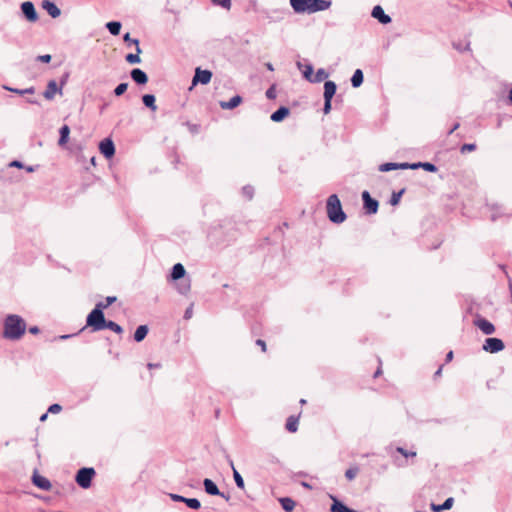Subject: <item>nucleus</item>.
I'll use <instances>...</instances> for the list:
<instances>
[{
  "mask_svg": "<svg viewBox=\"0 0 512 512\" xmlns=\"http://www.w3.org/2000/svg\"><path fill=\"white\" fill-rule=\"evenodd\" d=\"M297 67L302 71L303 77L311 82L313 78V66L311 64H302L301 62H297Z\"/></svg>",
  "mask_w": 512,
  "mask_h": 512,
  "instance_id": "4be33fe9",
  "label": "nucleus"
},
{
  "mask_svg": "<svg viewBox=\"0 0 512 512\" xmlns=\"http://www.w3.org/2000/svg\"><path fill=\"white\" fill-rule=\"evenodd\" d=\"M185 504L191 508V509H194V510H197L201 507V503L198 499L196 498H186L185 500Z\"/></svg>",
  "mask_w": 512,
  "mask_h": 512,
  "instance_id": "37998d69",
  "label": "nucleus"
},
{
  "mask_svg": "<svg viewBox=\"0 0 512 512\" xmlns=\"http://www.w3.org/2000/svg\"><path fill=\"white\" fill-rule=\"evenodd\" d=\"M290 113V110L289 108L285 107V106H281L280 108H278L275 112H273L270 116V119L273 121V122H280L282 121L285 117H287Z\"/></svg>",
  "mask_w": 512,
  "mask_h": 512,
  "instance_id": "aec40b11",
  "label": "nucleus"
},
{
  "mask_svg": "<svg viewBox=\"0 0 512 512\" xmlns=\"http://www.w3.org/2000/svg\"><path fill=\"white\" fill-rule=\"evenodd\" d=\"M203 485L205 488L206 493L209 495H219L221 497H224V493H221L217 487V485L210 479H205L203 481Z\"/></svg>",
  "mask_w": 512,
  "mask_h": 512,
  "instance_id": "6ab92c4d",
  "label": "nucleus"
},
{
  "mask_svg": "<svg viewBox=\"0 0 512 512\" xmlns=\"http://www.w3.org/2000/svg\"><path fill=\"white\" fill-rule=\"evenodd\" d=\"M337 86L333 81H326L324 83V99H332L336 93Z\"/></svg>",
  "mask_w": 512,
  "mask_h": 512,
  "instance_id": "412c9836",
  "label": "nucleus"
},
{
  "mask_svg": "<svg viewBox=\"0 0 512 512\" xmlns=\"http://www.w3.org/2000/svg\"><path fill=\"white\" fill-rule=\"evenodd\" d=\"M106 27L112 35L116 36L120 33L122 25L118 21H111L106 24Z\"/></svg>",
  "mask_w": 512,
  "mask_h": 512,
  "instance_id": "2f4dec72",
  "label": "nucleus"
},
{
  "mask_svg": "<svg viewBox=\"0 0 512 512\" xmlns=\"http://www.w3.org/2000/svg\"><path fill=\"white\" fill-rule=\"evenodd\" d=\"M402 193H403L402 191H400L399 193H393V195L390 199V204L393 206L397 205L400 201Z\"/></svg>",
  "mask_w": 512,
  "mask_h": 512,
  "instance_id": "09e8293b",
  "label": "nucleus"
},
{
  "mask_svg": "<svg viewBox=\"0 0 512 512\" xmlns=\"http://www.w3.org/2000/svg\"><path fill=\"white\" fill-rule=\"evenodd\" d=\"M476 148V145L475 144H464L462 147H461V152L464 153L466 151H472Z\"/></svg>",
  "mask_w": 512,
  "mask_h": 512,
  "instance_id": "6e6d98bb",
  "label": "nucleus"
},
{
  "mask_svg": "<svg viewBox=\"0 0 512 512\" xmlns=\"http://www.w3.org/2000/svg\"><path fill=\"white\" fill-rule=\"evenodd\" d=\"M127 87H128V83H120L115 89H114V94L116 96H121L122 94L125 93V91L127 90Z\"/></svg>",
  "mask_w": 512,
  "mask_h": 512,
  "instance_id": "49530a36",
  "label": "nucleus"
},
{
  "mask_svg": "<svg viewBox=\"0 0 512 512\" xmlns=\"http://www.w3.org/2000/svg\"><path fill=\"white\" fill-rule=\"evenodd\" d=\"M231 467L233 469V478H234V481H235L237 487L240 489H244L245 488L244 480H243L242 476L240 475V473L235 469L233 462H231Z\"/></svg>",
  "mask_w": 512,
  "mask_h": 512,
  "instance_id": "72a5a7b5",
  "label": "nucleus"
},
{
  "mask_svg": "<svg viewBox=\"0 0 512 512\" xmlns=\"http://www.w3.org/2000/svg\"><path fill=\"white\" fill-rule=\"evenodd\" d=\"M363 79H364V76H363V72L361 69H357L355 70L352 78H351V84L354 88H357L359 86L362 85L363 83Z\"/></svg>",
  "mask_w": 512,
  "mask_h": 512,
  "instance_id": "cd10ccee",
  "label": "nucleus"
},
{
  "mask_svg": "<svg viewBox=\"0 0 512 512\" xmlns=\"http://www.w3.org/2000/svg\"><path fill=\"white\" fill-rule=\"evenodd\" d=\"M94 475V468H82L76 475V482L80 487L84 489L89 488L91 486V481Z\"/></svg>",
  "mask_w": 512,
  "mask_h": 512,
  "instance_id": "39448f33",
  "label": "nucleus"
},
{
  "mask_svg": "<svg viewBox=\"0 0 512 512\" xmlns=\"http://www.w3.org/2000/svg\"><path fill=\"white\" fill-rule=\"evenodd\" d=\"M87 326L91 327L92 330H96V307L88 314Z\"/></svg>",
  "mask_w": 512,
  "mask_h": 512,
  "instance_id": "ea45409f",
  "label": "nucleus"
},
{
  "mask_svg": "<svg viewBox=\"0 0 512 512\" xmlns=\"http://www.w3.org/2000/svg\"><path fill=\"white\" fill-rule=\"evenodd\" d=\"M115 301H116L115 296H109L105 299V302L98 303V309H101L103 311L104 308H107L109 305H111Z\"/></svg>",
  "mask_w": 512,
  "mask_h": 512,
  "instance_id": "c03bdc74",
  "label": "nucleus"
},
{
  "mask_svg": "<svg viewBox=\"0 0 512 512\" xmlns=\"http://www.w3.org/2000/svg\"><path fill=\"white\" fill-rule=\"evenodd\" d=\"M279 501L286 512H291L295 508V501L291 498L284 497L280 498Z\"/></svg>",
  "mask_w": 512,
  "mask_h": 512,
  "instance_id": "7c9ffc66",
  "label": "nucleus"
},
{
  "mask_svg": "<svg viewBox=\"0 0 512 512\" xmlns=\"http://www.w3.org/2000/svg\"><path fill=\"white\" fill-rule=\"evenodd\" d=\"M148 333V327L146 325H140L135 333H134V339L136 342H141L145 339Z\"/></svg>",
  "mask_w": 512,
  "mask_h": 512,
  "instance_id": "c85d7f7f",
  "label": "nucleus"
},
{
  "mask_svg": "<svg viewBox=\"0 0 512 512\" xmlns=\"http://www.w3.org/2000/svg\"><path fill=\"white\" fill-rule=\"evenodd\" d=\"M286 429L292 433L296 432L298 429V419L293 416L289 417L286 423Z\"/></svg>",
  "mask_w": 512,
  "mask_h": 512,
  "instance_id": "4c0bfd02",
  "label": "nucleus"
},
{
  "mask_svg": "<svg viewBox=\"0 0 512 512\" xmlns=\"http://www.w3.org/2000/svg\"><path fill=\"white\" fill-rule=\"evenodd\" d=\"M98 149L105 158H111L115 153V146L111 139L106 138L98 144Z\"/></svg>",
  "mask_w": 512,
  "mask_h": 512,
  "instance_id": "9d476101",
  "label": "nucleus"
},
{
  "mask_svg": "<svg viewBox=\"0 0 512 512\" xmlns=\"http://www.w3.org/2000/svg\"><path fill=\"white\" fill-rule=\"evenodd\" d=\"M331 100L332 99H324V107H323L324 114H328L331 111Z\"/></svg>",
  "mask_w": 512,
  "mask_h": 512,
  "instance_id": "603ef678",
  "label": "nucleus"
},
{
  "mask_svg": "<svg viewBox=\"0 0 512 512\" xmlns=\"http://www.w3.org/2000/svg\"><path fill=\"white\" fill-rule=\"evenodd\" d=\"M51 58H52V57H51V55H49V54H44V55H40V56L38 57V60H39V61H41V62H43V63H49V62L51 61Z\"/></svg>",
  "mask_w": 512,
  "mask_h": 512,
  "instance_id": "4d7b16f0",
  "label": "nucleus"
},
{
  "mask_svg": "<svg viewBox=\"0 0 512 512\" xmlns=\"http://www.w3.org/2000/svg\"><path fill=\"white\" fill-rule=\"evenodd\" d=\"M30 333L37 334L39 332L38 327L34 326L29 329Z\"/></svg>",
  "mask_w": 512,
  "mask_h": 512,
  "instance_id": "bf43d9fd",
  "label": "nucleus"
},
{
  "mask_svg": "<svg viewBox=\"0 0 512 512\" xmlns=\"http://www.w3.org/2000/svg\"><path fill=\"white\" fill-rule=\"evenodd\" d=\"M504 348V342L499 338H487L482 346V349L488 353H498Z\"/></svg>",
  "mask_w": 512,
  "mask_h": 512,
  "instance_id": "0eeeda50",
  "label": "nucleus"
},
{
  "mask_svg": "<svg viewBox=\"0 0 512 512\" xmlns=\"http://www.w3.org/2000/svg\"><path fill=\"white\" fill-rule=\"evenodd\" d=\"M28 102L30 104H38L37 100H35V99H29Z\"/></svg>",
  "mask_w": 512,
  "mask_h": 512,
  "instance_id": "774afa93",
  "label": "nucleus"
},
{
  "mask_svg": "<svg viewBox=\"0 0 512 512\" xmlns=\"http://www.w3.org/2000/svg\"><path fill=\"white\" fill-rule=\"evenodd\" d=\"M123 40L128 45H135V50H137V53H142V50L139 45V40L136 38H131L130 33H126L123 37Z\"/></svg>",
  "mask_w": 512,
  "mask_h": 512,
  "instance_id": "c9c22d12",
  "label": "nucleus"
},
{
  "mask_svg": "<svg viewBox=\"0 0 512 512\" xmlns=\"http://www.w3.org/2000/svg\"><path fill=\"white\" fill-rule=\"evenodd\" d=\"M290 5L298 14H312L324 11L331 6V1L327 0H290Z\"/></svg>",
  "mask_w": 512,
  "mask_h": 512,
  "instance_id": "f03ea898",
  "label": "nucleus"
},
{
  "mask_svg": "<svg viewBox=\"0 0 512 512\" xmlns=\"http://www.w3.org/2000/svg\"><path fill=\"white\" fill-rule=\"evenodd\" d=\"M397 451L399 453H401L404 457H409V456L414 457V456H416V452H408L405 449H403L402 447H398Z\"/></svg>",
  "mask_w": 512,
  "mask_h": 512,
  "instance_id": "864d4df0",
  "label": "nucleus"
},
{
  "mask_svg": "<svg viewBox=\"0 0 512 512\" xmlns=\"http://www.w3.org/2000/svg\"><path fill=\"white\" fill-rule=\"evenodd\" d=\"M26 331L25 321L16 314H10L5 318L3 337L9 340H19Z\"/></svg>",
  "mask_w": 512,
  "mask_h": 512,
  "instance_id": "f257e3e1",
  "label": "nucleus"
},
{
  "mask_svg": "<svg viewBox=\"0 0 512 512\" xmlns=\"http://www.w3.org/2000/svg\"><path fill=\"white\" fill-rule=\"evenodd\" d=\"M329 74L326 72L325 69L319 68L315 74H313V78L311 80V83H320L327 79Z\"/></svg>",
  "mask_w": 512,
  "mask_h": 512,
  "instance_id": "c756f323",
  "label": "nucleus"
},
{
  "mask_svg": "<svg viewBox=\"0 0 512 512\" xmlns=\"http://www.w3.org/2000/svg\"><path fill=\"white\" fill-rule=\"evenodd\" d=\"M364 208L368 214H375L378 210V202L371 198L368 191L362 193Z\"/></svg>",
  "mask_w": 512,
  "mask_h": 512,
  "instance_id": "9b49d317",
  "label": "nucleus"
},
{
  "mask_svg": "<svg viewBox=\"0 0 512 512\" xmlns=\"http://www.w3.org/2000/svg\"><path fill=\"white\" fill-rule=\"evenodd\" d=\"M242 97L239 95L233 96L229 101H220L219 105L224 110H232L240 105Z\"/></svg>",
  "mask_w": 512,
  "mask_h": 512,
  "instance_id": "a211bd4d",
  "label": "nucleus"
},
{
  "mask_svg": "<svg viewBox=\"0 0 512 512\" xmlns=\"http://www.w3.org/2000/svg\"><path fill=\"white\" fill-rule=\"evenodd\" d=\"M42 8L46 10V12L52 17L57 18L61 14V10L58 8V6L50 1V0H43L42 1Z\"/></svg>",
  "mask_w": 512,
  "mask_h": 512,
  "instance_id": "dca6fc26",
  "label": "nucleus"
},
{
  "mask_svg": "<svg viewBox=\"0 0 512 512\" xmlns=\"http://www.w3.org/2000/svg\"><path fill=\"white\" fill-rule=\"evenodd\" d=\"M422 168L428 172H435L437 168L431 162H385L379 166L380 172H388L397 169H418Z\"/></svg>",
  "mask_w": 512,
  "mask_h": 512,
  "instance_id": "7ed1b4c3",
  "label": "nucleus"
},
{
  "mask_svg": "<svg viewBox=\"0 0 512 512\" xmlns=\"http://www.w3.org/2000/svg\"><path fill=\"white\" fill-rule=\"evenodd\" d=\"M130 75L132 80L138 85H144L148 82L147 74L139 68L132 69Z\"/></svg>",
  "mask_w": 512,
  "mask_h": 512,
  "instance_id": "f3484780",
  "label": "nucleus"
},
{
  "mask_svg": "<svg viewBox=\"0 0 512 512\" xmlns=\"http://www.w3.org/2000/svg\"><path fill=\"white\" fill-rule=\"evenodd\" d=\"M508 99H509V101H510V102H511V104H512V87H511V88H510V90H509V93H508Z\"/></svg>",
  "mask_w": 512,
  "mask_h": 512,
  "instance_id": "69168bd1",
  "label": "nucleus"
},
{
  "mask_svg": "<svg viewBox=\"0 0 512 512\" xmlns=\"http://www.w3.org/2000/svg\"><path fill=\"white\" fill-rule=\"evenodd\" d=\"M155 100V96L152 94H145L142 96L143 104L153 112L157 110Z\"/></svg>",
  "mask_w": 512,
  "mask_h": 512,
  "instance_id": "a878e982",
  "label": "nucleus"
},
{
  "mask_svg": "<svg viewBox=\"0 0 512 512\" xmlns=\"http://www.w3.org/2000/svg\"><path fill=\"white\" fill-rule=\"evenodd\" d=\"M326 212L328 219L335 224H341L346 220V214L344 213L340 199L336 194H332L328 197Z\"/></svg>",
  "mask_w": 512,
  "mask_h": 512,
  "instance_id": "20e7f679",
  "label": "nucleus"
},
{
  "mask_svg": "<svg viewBox=\"0 0 512 512\" xmlns=\"http://www.w3.org/2000/svg\"><path fill=\"white\" fill-rule=\"evenodd\" d=\"M185 268L181 263H177L173 266L172 272H171V279L172 280H179L185 276Z\"/></svg>",
  "mask_w": 512,
  "mask_h": 512,
  "instance_id": "5701e85b",
  "label": "nucleus"
},
{
  "mask_svg": "<svg viewBox=\"0 0 512 512\" xmlns=\"http://www.w3.org/2000/svg\"><path fill=\"white\" fill-rule=\"evenodd\" d=\"M371 15L373 18L377 19L381 24H388L391 22V17L384 12L383 8L380 5H376L373 7Z\"/></svg>",
  "mask_w": 512,
  "mask_h": 512,
  "instance_id": "ddd939ff",
  "label": "nucleus"
},
{
  "mask_svg": "<svg viewBox=\"0 0 512 512\" xmlns=\"http://www.w3.org/2000/svg\"><path fill=\"white\" fill-rule=\"evenodd\" d=\"M21 12L29 22H36L38 20V13L31 1H25L21 4Z\"/></svg>",
  "mask_w": 512,
  "mask_h": 512,
  "instance_id": "6e6552de",
  "label": "nucleus"
},
{
  "mask_svg": "<svg viewBox=\"0 0 512 512\" xmlns=\"http://www.w3.org/2000/svg\"><path fill=\"white\" fill-rule=\"evenodd\" d=\"M453 46H454L455 49H457L460 52L470 50V43L469 42H466L465 44H462L460 42L459 43H453Z\"/></svg>",
  "mask_w": 512,
  "mask_h": 512,
  "instance_id": "de8ad7c7",
  "label": "nucleus"
},
{
  "mask_svg": "<svg viewBox=\"0 0 512 512\" xmlns=\"http://www.w3.org/2000/svg\"><path fill=\"white\" fill-rule=\"evenodd\" d=\"M256 343H257V345L261 346L262 351H266V343H265L263 340L258 339V340L256 341Z\"/></svg>",
  "mask_w": 512,
  "mask_h": 512,
  "instance_id": "13d9d810",
  "label": "nucleus"
},
{
  "mask_svg": "<svg viewBox=\"0 0 512 512\" xmlns=\"http://www.w3.org/2000/svg\"><path fill=\"white\" fill-rule=\"evenodd\" d=\"M453 503H454V499L452 497H449L441 505L432 504L431 505V509L434 512H441V511H444V510H449V509L452 508Z\"/></svg>",
  "mask_w": 512,
  "mask_h": 512,
  "instance_id": "b1692460",
  "label": "nucleus"
},
{
  "mask_svg": "<svg viewBox=\"0 0 512 512\" xmlns=\"http://www.w3.org/2000/svg\"><path fill=\"white\" fill-rule=\"evenodd\" d=\"M170 498L173 501L184 502V503H185V500H186V497L178 495V494H170Z\"/></svg>",
  "mask_w": 512,
  "mask_h": 512,
  "instance_id": "5fc2aeb1",
  "label": "nucleus"
},
{
  "mask_svg": "<svg viewBox=\"0 0 512 512\" xmlns=\"http://www.w3.org/2000/svg\"><path fill=\"white\" fill-rule=\"evenodd\" d=\"M110 329L117 334L122 333V327L113 321H107L101 309H98V330Z\"/></svg>",
  "mask_w": 512,
  "mask_h": 512,
  "instance_id": "423d86ee",
  "label": "nucleus"
},
{
  "mask_svg": "<svg viewBox=\"0 0 512 512\" xmlns=\"http://www.w3.org/2000/svg\"><path fill=\"white\" fill-rule=\"evenodd\" d=\"M191 289V282L189 279H186L182 282H180L178 285H177V290L180 294L182 295H186L189 293Z\"/></svg>",
  "mask_w": 512,
  "mask_h": 512,
  "instance_id": "473e14b6",
  "label": "nucleus"
},
{
  "mask_svg": "<svg viewBox=\"0 0 512 512\" xmlns=\"http://www.w3.org/2000/svg\"><path fill=\"white\" fill-rule=\"evenodd\" d=\"M48 417V413H44L41 417H40V421L41 422H44Z\"/></svg>",
  "mask_w": 512,
  "mask_h": 512,
  "instance_id": "0e129e2a",
  "label": "nucleus"
},
{
  "mask_svg": "<svg viewBox=\"0 0 512 512\" xmlns=\"http://www.w3.org/2000/svg\"><path fill=\"white\" fill-rule=\"evenodd\" d=\"M332 512H353V510L349 509L347 506H345L343 503L334 500V503L331 506Z\"/></svg>",
  "mask_w": 512,
  "mask_h": 512,
  "instance_id": "e433bc0d",
  "label": "nucleus"
},
{
  "mask_svg": "<svg viewBox=\"0 0 512 512\" xmlns=\"http://www.w3.org/2000/svg\"><path fill=\"white\" fill-rule=\"evenodd\" d=\"M266 97L268 99H274L276 98V90H275V87L274 86H271L270 88L267 89L266 91Z\"/></svg>",
  "mask_w": 512,
  "mask_h": 512,
  "instance_id": "3c124183",
  "label": "nucleus"
},
{
  "mask_svg": "<svg viewBox=\"0 0 512 512\" xmlns=\"http://www.w3.org/2000/svg\"><path fill=\"white\" fill-rule=\"evenodd\" d=\"M140 54L141 53H137V50H135V53L127 54L125 60L129 64H139L141 62Z\"/></svg>",
  "mask_w": 512,
  "mask_h": 512,
  "instance_id": "58836bf2",
  "label": "nucleus"
},
{
  "mask_svg": "<svg viewBox=\"0 0 512 512\" xmlns=\"http://www.w3.org/2000/svg\"><path fill=\"white\" fill-rule=\"evenodd\" d=\"M266 67H267V69H268V70H270V71H273V70H274L273 65H272L271 63H266Z\"/></svg>",
  "mask_w": 512,
  "mask_h": 512,
  "instance_id": "338daca9",
  "label": "nucleus"
},
{
  "mask_svg": "<svg viewBox=\"0 0 512 512\" xmlns=\"http://www.w3.org/2000/svg\"><path fill=\"white\" fill-rule=\"evenodd\" d=\"M61 410H62L61 405H59V404H52V405L48 408V413L57 414V413H59Z\"/></svg>",
  "mask_w": 512,
  "mask_h": 512,
  "instance_id": "8fccbe9b",
  "label": "nucleus"
},
{
  "mask_svg": "<svg viewBox=\"0 0 512 512\" xmlns=\"http://www.w3.org/2000/svg\"><path fill=\"white\" fill-rule=\"evenodd\" d=\"M61 85H63V83ZM56 93L62 94V86L58 87L55 80H50L43 92V96L47 100H52Z\"/></svg>",
  "mask_w": 512,
  "mask_h": 512,
  "instance_id": "f8f14e48",
  "label": "nucleus"
},
{
  "mask_svg": "<svg viewBox=\"0 0 512 512\" xmlns=\"http://www.w3.org/2000/svg\"><path fill=\"white\" fill-rule=\"evenodd\" d=\"M69 134H70V128L68 125L65 124L59 129L60 137H59L58 143L60 146H63L64 144H66L68 142Z\"/></svg>",
  "mask_w": 512,
  "mask_h": 512,
  "instance_id": "393cba45",
  "label": "nucleus"
},
{
  "mask_svg": "<svg viewBox=\"0 0 512 512\" xmlns=\"http://www.w3.org/2000/svg\"><path fill=\"white\" fill-rule=\"evenodd\" d=\"M3 88L5 90H8L10 92H13V93H16V94H19V95L34 94V92H35V88L34 87H29V88H26V89H18V88H11V87H8V86H4Z\"/></svg>",
  "mask_w": 512,
  "mask_h": 512,
  "instance_id": "f704fd0d",
  "label": "nucleus"
},
{
  "mask_svg": "<svg viewBox=\"0 0 512 512\" xmlns=\"http://www.w3.org/2000/svg\"><path fill=\"white\" fill-rule=\"evenodd\" d=\"M212 72L209 70H202L200 67H197L195 70V75L192 80V84L196 85L198 83L208 84L211 81Z\"/></svg>",
  "mask_w": 512,
  "mask_h": 512,
  "instance_id": "1a4fd4ad",
  "label": "nucleus"
},
{
  "mask_svg": "<svg viewBox=\"0 0 512 512\" xmlns=\"http://www.w3.org/2000/svg\"><path fill=\"white\" fill-rule=\"evenodd\" d=\"M359 469L357 467H351L346 470L345 476L348 480H353L358 474Z\"/></svg>",
  "mask_w": 512,
  "mask_h": 512,
  "instance_id": "a18cd8bd",
  "label": "nucleus"
},
{
  "mask_svg": "<svg viewBox=\"0 0 512 512\" xmlns=\"http://www.w3.org/2000/svg\"><path fill=\"white\" fill-rule=\"evenodd\" d=\"M192 310L191 308L187 309L185 312V318H189L191 316Z\"/></svg>",
  "mask_w": 512,
  "mask_h": 512,
  "instance_id": "e2e57ef3",
  "label": "nucleus"
},
{
  "mask_svg": "<svg viewBox=\"0 0 512 512\" xmlns=\"http://www.w3.org/2000/svg\"><path fill=\"white\" fill-rule=\"evenodd\" d=\"M459 127V124L456 123L450 130H449V134L453 133L457 128Z\"/></svg>",
  "mask_w": 512,
  "mask_h": 512,
  "instance_id": "680f3d73",
  "label": "nucleus"
},
{
  "mask_svg": "<svg viewBox=\"0 0 512 512\" xmlns=\"http://www.w3.org/2000/svg\"><path fill=\"white\" fill-rule=\"evenodd\" d=\"M242 196L246 200L250 201L253 198V196H254V188L252 186H250V185L244 186L242 188Z\"/></svg>",
  "mask_w": 512,
  "mask_h": 512,
  "instance_id": "a19ab883",
  "label": "nucleus"
},
{
  "mask_svg": "<svg viewBox=\"0 0 512 512\" xmlns=\"http://www.w3.org/2000/svg\"><path fill=\"white\" fill-rule=\"evenodd\" d=\"M8 168L24 169L28 173L34 172L38 166L25 165L24 162H9Z\"/></svg>",
  "mask_w": 512,
  "mask_h": 512,
  "instance_id": "bb28decb",
  "label": "nucleus"
},
{
  "mask_svg": "<svg viewBox=\"0 0 512 512\" xmlns=\"http://www.w3.org/2000/svg\"><path fill=\"white\" fill-rule=\"evenodd\" d=\"M474 324L486 335H491L495 332V326L490 321L484 318H479L475 320Z\"/></svg>",
  "mask_w": 512,
  "mask_h": 512,
  "instance_id": "4468645a",
  "label": "nucleus"
},
{
  "mask_svg": "<svg viewBox=\"0 0 512 512\" xmlns=\"http://www.w3.org/2000/svg\"><path fill=\"white\" fill-rule=\"evenodd\" d=\"M452 358H453V352H452V351H450V352L446 355V361H447V362H449V361H451V360H452Z\"/></svg>",
  "mask_w": 512,
  "mask_h": 512,
  "instance_id": "052dcab7",
  "label": "nucleus"
},
{
  "mask_svg": "<svg viewBox=\"0 0 512 512\" xmlns=\"http://www.w3.org/2000/svg\"><path fill=\"white\" fill-rule=\"evenodd\" d=\"M32 482L42 490L49 491L51 489L50 481L46 477L39 475L37 472L33 474Z\"/></svg>",
  "mask_w": 512,
  "mask_h": 512,
  "instance_id": "2eb2a0df",
  "label": "nucleus"
},
{
  "mask_svg": "<svg viewBox=\"0 0 512 512\" xmlns=\"http://www.w3.org/2000/svg\"><path fill=\"white\" fill-rule=\"evenodd\" d=\"M211 2L213 5L219 6L226 10H230L232 5V0H211Z\"/></svg>",
  "mask_w": 512,
  "mask_h": 512,
  "instance_id": "79ce46f5",
  "label": "nucleus"
}]
</instances>
